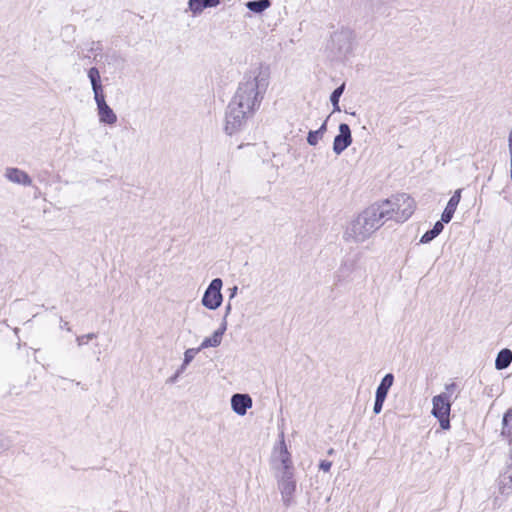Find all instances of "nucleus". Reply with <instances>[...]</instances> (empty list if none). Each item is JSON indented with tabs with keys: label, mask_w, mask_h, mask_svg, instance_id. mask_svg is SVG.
Here are the masks:
<instances>
[{
	"label": "nucleus",
	"mask_w": 512,
	"mask_h": 512,
	"mask_svg": "<svg viewBox=\"0 0 512 512\" xmlns=\"http://www.w3.org/2000/svg\"><path fill=\"white\" fill-rule=\"evenodd\" d=\"M268 79V70L261 66L244 75L226 113L225 131L228 135L241 131L248 118L258 109L268 86Z\"/></svg>",
	"instance_id": "f257e3e1"
},
{
	"label": "nucleus",
	"mask_w": 512,
	"mask_h": 512,
	"mask_svg": "<svg viewBox=\"0 0 512 512\" xmlns=\"http://www.w3.org/2000/svg\"><path fill=\"white\" fill-rule=\"evenodd\" d=\"M378 202L362 211L346 228L344 238L357 243L364 242L375 233L385 222L386 214Z\"/></svg>",
	"instance_id": "f03ea898"
},
{
	"label": "nucleus",
	"mask_w": 512,
	"mask_h": 512,
	"mask_svg": "<svg viewBox=\"0 0 512 512\" xmlns=\"http://www.w3.org/2000/svg\"><path fill=\"white\" fill-rule=\"evenodd\" d=\"M381 210L386 214V219H394L403 223L411 217L415 210V201L406 193L397 194L391 198L378 202Z\"/></svg>",
	"instance_id": "7ed1b4c3"
},
{
	"label": "nucleus",
	"mask_w": 512,
	"mask_h": 512,
	"mask_svg": "<svg viewBox=\"0 0 512 512\" xmlns=\"http://www.w3.org/2000/svg\"><path fill=\"white\" fill-rule=\"evenodd\" d=\"M354 38V33L349 28L342 27L333 32L326 46L331 60H345L353 51Z\"/></svg>",
	"instance_id": "20e7f679"
},
{
	"label": "nucleus",
	"mask_w": 512,
	"mask_h": 512,
	"mask_svg": "<svg viewBox=\"0 0 512 512\" xmlns=\"http://www.w3.org/2000/svg\"><path fill=\"white\" fill-rule=\"evenodd\" d=\"M288 453L285 444L284 434L281 433L279 443L274 447L272 456H271V465L273 469L276 471L277 476L279 477V486L282 489V493H284L287 483H286V470L288 468Z\"/></svg>",
	"instance_id": "39448f33"
},
{
	"label": "nucleus",
	"mask_w": 512,
	"mask_h": 512,
	"mask_svg": "<svg viewBox=\"0 0 512 512\" xmlns=\"http://www.w3.org/2000/svg\"><path fill=\"white\" fill-rule=\"evenodd\" d=\"M222 287L223 281L220 278L213 279L203 294L201 304L209 310L218 309L223 302Z\"/></svg>",
	"instance_id": "423d86ee"
},
{
	"label": "nucleus",
	"mask_w": 512,
	"mask_h": 512,
	"mask_svg": "<svg viewBox=\"0 0 512 512\" xmlns=\"http://www.w3.org/2000/svg\"><path fill=\"white\" fill-rule=\"evenodd\" d=\"M352 133L350 126L347 123L339 125V133L333 140V152L340 155L352 144Z\"/></svg>",
	"instance_id": "0eeeda50"
},
{
	"label": "nucleus",
	"mask_w": 512,
	"mask_h": 512,
	"mask_svg": "<svg viewBox=\"0 0 512 512\" xmlns=\"http://www.w3.org/2000/svg\"><path fill=\"white\" fill-rule=\"evenodd\" d=\"M97 106V115L100 124L113 126L117 122V115L107 104L105 97L95 100Z\"/></svg>",
	"instance_id": "6e6552de"
},
{
	"label": "nucleus",
	"mask_w": 512,
	"mask_h": 512,
	"mask_svg": "<svg viewBox=\"0 0 512 512\" xmlns=\"http://www.w3.org/2000/svg\"><path fill=\"white\" fill-rule=\"evenodd\" d=\"M432 411L431 414L435 418H440L445 415H450L451 401L450 396L447 393H440L432 399Z\"/></svg>",
	"instance_id": "1a4fd4ad"
},
{
	"label": "nucleus",
	"mask_w": 512,
	"mask_h": 512,
	"mask_svg": "<svg viewBox=\"0 0 512 512\" xmlns=\"http://www.w3.org/2000/svg\"><path fill=\"white\" fill-rule=\"evenodd\" d=\"M252 398L248 394H234L231 397V408L239 416H244L252 407Z\"/></svg>",
	"instance_id": "9d476101"
},
{
	"label": "nucleus",
	"mask_w": 512,
	"mask_h": 512,
	"mask_svg": "<svg viewBox=\"0 0 512 512\" xmlns=\"http://www.w3.org/2000/svg\"><path fill=\"white\" fill-rule=\"evenodd\" d=\"M4 177L11 183L22 185V186H30L32 184L31 177L23 170L8 167L4 171Z\"/></svg>",
	"instance_id": "9b49d317"
},
{
	"label": "nucleus",
	"mask_w": 512,
	"mask_h": 512,
	"mask_svg": "<svg viewBox=\"0 0 512 512\" xmlns=\"http://www.w3.org/2000/svg\"><path fill=\"white\" fill-rule=\"evenodd\" d=\"M461 193H462V189H457L454 194L451 196V198L449 199L441 217H442V222H445V223H449L453 216H454V213L457 209V206L461 200Z\"/></svg>",
	"instance_id": "f8f14e48"
},
{
	"label": "nucleus",
	"mask_w": 512,
	"mask_h": 512,
	"mask_svg": "<svg viewBox=\"0 0 512 512\" xmlns=\"http://www.w3.org/2000/svg\"><path fill=\"white\" fill-rule=\"evenodd\" d=\"M226 331V323H223L214 333L209 336L205 337L203 341L201 342L199 348L201 350L207 349V348H215L220 346L222 343L223 335Z\"/></svg>",
	"instance_id": "ddd939ff"
},
{
	"label": "nucleus",
	"mask_w": 512,
	"mask_h": 512,
	"mask_svg": "<svg viewBox=\"0 0 512 512\" xmlns=\"http://www.w3.org/2000/svg\"><path fill=\"white\" fill-rule=\"evenodd\" d=\"M88 78L91 82L94 100L105 97L103 94V86L101 84V77L99 70L95 67H92L88 71Z\"/></svg>",
	"instance_id": "4468645a"
},
{
	"label": "nucleus",
	"mask_w": 512,
	"mask_h": 512,
	"mask_svg": "<svg viewBox=\"0 0 512 512\" xmlns=\"http://www.w3.org/2000/svg\"><path fill=\"white\" fill-rule=\"evenodd\" d=\"M200 351H201V349L199 347L198 348H188L184 351L183 362H182L181 366L179 367V369L177 370V372L175 373V375L170 378L171 383L176 382L177 378L186 370L188 365L194 360V358Z\"/></svg>",
	"instance_id": "2eb2a0df"
},
{
	"label": "nucleus",
	"mask_w": 512,
	"mask_h": 512,
	"mask_svg": "<svg viewBox=\"0 0 512 512\" xmlns=\"http://www.w3.org/2000/svg\"><path fill=\"white\" fill-rule=\"evenodd\" d=\"M512 362V351L508 348L500 350L495 359V368L504 370L510 366Z\"/></svg>",
	"instance_id": "dca6fc26"
},
{
	"label": "nucleus",
	"mask_w": 512,
	"mask_h": 512,
	"mask_svg": "<svg viewBox=\"0 0 512 512\" xmlns=\"http://www.w3.org/2000/svg\"><path fill=\"white\" fill-rule=\"evenodd\" d=\"M220 0H189V8L193 14H200L206 8L216 7Z\"/></svg>",
	"instance_id": "f3484780"
},
{
	"label": "nucleus",
	"mask_w": 512,
	"mask_h": 512,
	"mask_svg": "<svg viewBox=\"0 0 512 512\" xmlns=\"http://www.w3.org/2000/svg\"><path fill=\"white\" fill-rule=\"evenodd\" d=\"M394 383V375L387 373L381 380L376 389L375 396L386 399L391 386Z\"/></svg>",
	"instance_id": "a211bd4d"
},
{
	"label": "nucleus",
	"mask_w": 512,
	"mask_h": 512,
	"mask_svg": "<svg viewBox=\"0 0 512 512\" xmlns=\"http://www.w3.org/2000/svg\"><path fill=\"white\" fill-rule=\"evenodd\" d=\"M512 421V409H508L502 418V430L501 436L508 439L510 444H512V426L510 422Z\"/></svg>",
	"instance_id": "6ab92c4d"
},
{
	"label": "nucleus",
	"mask_w": 512,
	"mask_h": 512,
	"mask_svg": "<svg viewBox=\"0 0 512 512\" xmlns=\"http://www.w3.org/2000/svg\"><path fill=\"white\" fill-rule=\"evenodd\" d=\"M345 90V83H342L340 86H338L336 89L333 90V92L330 95V102L333 106V112H340V106H339V100L342 94Z\"/></svg>",
	"instance_id": "aec40b11"
},
{
	"label": "nucleus",
	"mask_w": 512,
	"mask_h": 512,
	"mask_svg": "<svg viewBox=\"0 0 512 512\" xmlns=\"http://www.w3.org/2000/svg\"><path fill=\"white\" fill-rule=\"evenodd\" d=\"M246 7L254 12V13H262L266 9L270 7L269 0H258V1H249L246 3Z\"/></svg>",
	"instance_id": "412c9836"
},
{
	"label": "nucleus",
	"mask_w": 512,
	"mask_h": 512,
	"mask_svg": "<svg viewBox=\"0 0 512 512\" xmlns=\"http://www.w3.org/2000/svg\"><path fill=\"white\" fill-rule=\"evenodd\" d=\"M322 137L316 130H310L307 135V142L311 146H316Z\"/></svg>",
	"instance_id": "4be33fe9"
},
{
	"label": "nucleus",
	"mask_w": 512,
	"mask_h": 512,
	"mask_svg": "<svg viewBox=\"0 0 512 512\" xmlns=\"http://www.w3.org/2000/svg\"><path fill=\"white\" fill-rule=\"evenodd\" d=\"M437 237L436 233L430 229L428 231H426L422 236H421V239H420V243L422 244H427V243H430L432 240H434L435 238Z\"/></svg>",
	"instance_id": "5701e85b"
},
{
	"label": "nucleus",
	"mask_w": 512,
	"mask_h": 512,
	"mask_svg": "<svg viewBox=\"0 0 512 512\" xmlns=\"http://www.w3.org/2000/svg\"><path fill=\"white\" fill-rule=\"evenodd\" d=\"M96 335L94 333H89L86 335H82L77 337V344L78 346L87 345L90 340L94 339Z\"/></svg>",
	"instance_id": "b1692460"
},
{
	"label": "nucleus",
	"mask_w": 512,
	"mask_h": 512,
	"mask_svg": "<svg viewBox=\"0 0 512 512\" xmlns=\"http://www.w3.org/2000/svg\"><path fill=\"white\" fill-rule=\"evenodd\" d=\"M386 399L380 398L375 396L374 406H373V412L374 414H379L382 411L383 404Z\"/></svg>",
	"instance_id": "393cba45"
},
{
	"label": "nucleus",
	"mask_w": 512,
	"mask_h": 512,
	"mask_svg": "<svg viewBox=\"0 0 512 512\" xmlns=\"http://www.w3.org/2000/svg\"><path fill=\"white\" fill-rule=\"evenodd\" d=\"M440 424V427L443 430H448L450 428V419L449 415H445L443 417L437 418Z\"/></svg>",
	"instance_id": "a878e982"
},
{
	"label": "nucleus",
	"mask_w": 512,
	"mask_h": 512,
	"mask_svg": "<svg viewBox=\"0 0 512 512\" xmlns=\"http://www.w3.org/2000/svg\"><path fill=\"white\" fill-rule=\"evenodd\" d=\"M444 224L446 223L442 222V218L434 224L432 230L436 233L437 236L443 231Z\"/></svg>",
	"instance_id": "bb28decb"
},
{
	"label": "nucleus",
	"mask_w": 512,
	"mask_h": 512,
	"mask_svg": "<svg viewBox=\"0 0 512 512\" xmlns=\"http://www.w3.org/2000/svg\"><path fill=\"white\" fill-rule=\"evenodd\" d=\"M332 466V462L328 460H322L319 464V469L324 472H329Z\"/></svg>",
	"instance_id": "cd10ccee"
},
{
	"label": "nucleus",
	"mask_w": 512,
	"mask_h": 512,
	"mask_svg": "<svg viewBox=\"0 0 512 512\" xmlns=\"http://www.w3.org/2000/svg\"><path fill=\"white\" fill-rule=\"evenodd\" d=\"M456 387H457V385L454 382L447 384L445 386V390H446L445 393H447L450 396L453 393V391L456 389Z\"/></svg>",
	"instance_id": "c85d7f7f"
},
{
	"label": "nucleus",
	"mask_w": 512,
	"mask_h": 512,
	"mask_svg": "<svg viewBox=\"0 0 512 512\" xmlns=\"http://www.w3.org/2000/svg\"><path fill=\"white\" fill-rule=\"evenodd\" d=\"M327 121L328 118L322 123V125L316 130L318 133H320L321 136H324L325 132L327 131Z\"/></svg>",
	"instance_id": "c756f323"
},
{
	"label": "nucleus",
	"mask_w": 512,
	"mask_h": 512,
	"mask_svg": "<svg viewBox=\"0 0 512 512\" xmlns=\"http://www.w3.org/2000/svg\"><path fill=\"white\" fill-rule=\"evenodd\" d=\"M508 148H509V154L512 155V130L509 133L508 137Z\"/></svg>",
	"instance_id": "7c9ffc66"
},
{
	"label": "nucleus",
	"mask_w": 512,
	"mask_h": 512,
	"mask_svg": "<svg viewBox=\"0 0 512 512\" xmlns=\"http://www.w3.org/2000/svg\"><path fill=\"white\" fill-rule=\"evenodd\" d=\"M237 290H238L237 286H234V287L230 290V291H231L230 298H233V297L236 295Z\"/></svg>",
	"instance_id": "2f4dec72"
},
{
	"label": "nucleus",
	"mask_w": 512,
	"mask_h": 512,
	"mask_svg": "<svg viewBox=\"0 0 512 512\" xmlns=\"http://www.w3.org/2000/svg\"><path fill=\"white\" fill-rule=\"evenodd\" d=\"M510 177L512 181V155H510Z\"/></svg>",
	"instance_id": "473e14b6"
},
{
	"label": "nucleus",
	"mask_w": 512,
	"mask_h": 512,
	"mask_svg": "<svg viewBox=\"0 0 512 512\" xmlns=\"http://www.w3.org/2000/svg\"><path fill=\"white\" fill-rule=\"evenodd\" d=\"M289 485H290V490L291 489H295V483H293L292 481L289 482Z\"/></svg>",
	"instance_id": "72a5a7b5"
},
{
	"label": "nucleus",
	"mask_w": 512,
	"mask_h": 512,
	"mask_svg": "<svg viewBox=\"0 0 512 512\" xmlns=\"http://www.w3.org/2000/svg\"><path fill=\"white\" fill-rule=\"evenodd\" d=\"M328 454H329V455L334 454V449H333V448L329 449V450H328Z\"/></svg>",
	"instance_id": "f704fd0d"
}]
</instances>
